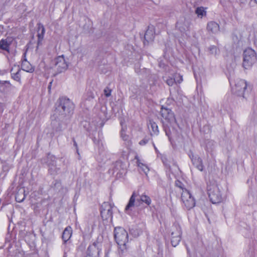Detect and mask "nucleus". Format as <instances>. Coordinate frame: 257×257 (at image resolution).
I'll list each match as a JSON object with an SVG mask.
<instances>
[{"mask_svg":"<svg viewBox=\"0 0 257 257\" xmlns=\"http://www.w3.org/2000/svg\"><path fill=\"white\" fill-rule=\"evenodd\" d=\"M74 104L69 98L61 97L59 99V104L56 107L54 115L58 119L69 120L73 113Z\"/></svg>","mask_w":257,"mask_h":257,"instance_id":"obj_1","label":"nucleus"},{"mask_svg":"<svg viewBox=\"0 0 257 257\" xmlns=\"http://www.w3.org/2000/svg\"><path fill=\"white\" fill-rule=\"evenodd\" d=\"M115 240L121 251L126 249V243L128 240V235L127 231L122 227H117L114 230Z\"/></svg>","mask_w":257,"mask_h":257,"instance_id":"obj_2","label":"nucleus"},{"mask_svg":"<svg viewBox=\"0 0 257 257\" xmlns=\"http://www.w3.org/2000/svg\"><path fill=\"white\" fill-rule=\"evenodd\" d=\"M257 61V54L251 48H248L243 53V67L247 69L251 68Z\"/></svg>","mask_w":257,"mask_h":257,"instance_id":"obj_3","label":"nucleus"},{"mask_svg":"<svg viewBox=\"0 0 257 257\" xmlns=\"http://www.w3.org/2000/svg\"><path fill=\"white\" fill-rule=\"evenodd\" d=\"M207 190L210 201L213 204L221 202L222 196L219 186L216 183H210L207 186Z\"/></svg>","mask_w":257,"mask_h":257,"instance_id":"obj_4","label":"nucleus"},{"mask_svg":"<svg viewBox=\"0 0 257 257\" xmlns=\"http://www.w3.org/2000/svg\"><path fill=\"white\" fill-rule=\"evenodd\" d=\"M230 85L232 86V91L233 93L238 96L245 98V90L247 87L246 82L242 79H237L234 82L229 79Z\"/></svg>","mask_w":257,"mask_h":257,"instance_id":"obj_5","label":"nucleus"},{"mask_svg":"<svg viewBox=\"0 0 257 257\" xmlns=\"http://www.w3.org/2000/svg\"><path fill=\"white\" fill-rule=\"evenodd\" d=\"M171 242L173 246H176L181 240L182 230L181 226L177 223H175L172 229Z\"/></svg>","mask_w":257,"mask_h":257,"instance_id":"obj_6","label":"nucleus"},{"mask_svg":"<svg viewBox=\"0 0 257 257\" xmlns=\"http://www.w3.org/2000/svg\"><path fill=\"white\" fill-rule=\"evenodd\" d=\"M68 67V64L63 55L59 56L54 59V69L56 74H59L65 71Z\"/></svg>","mask_w":257,"mask_h":257,"instance_id":"obj_7","label":"nucleus"},{"mask_svg":"<svg viewBox=\"0 0 257 257\" xmlns=\"http://www.w3.org/2000/svg\"><path fill=\"white\" fill-rule=\"evenodd\" d=\"M181 200L188 210L193 208L195 205L194 198L187 189L183 190L181 193Z\"/></svg>","mask_w":257,"mask_h":257,"instance_id":"obj_8","label":"nucleus"},{"mask_svg":"<svg viewBox=\"0 0 257 257\" xmlns=\"http://www.w3.org/2000/svg\"><path fill=\"white\" fill-rule=\"evenodd\" d=\"M68 120L63 119H58L56 116L53 115L52 117L51 122L53 129L56 132L63 131L67 126Z\"/></svg>","mask_w":257,"mask_h":257,"instance_id":"obj_9","label":"nucleus"},{"mask_svg":"<svg viewBox=\"0 0 257 257\" xmlns=\"http://www.w3.org/2000/svg\"><path fill=\"white\" fill-rule=\"evenodd\" d=\"M160 113L162 117L164 118L170 124L176 123V121L175 115L171 109L162 106Z\"/></svg>","mask_w":257,"mask_h":257,"instance_id":"obj_10","label":"nucleus"},{"mask_svg":"<svg viewBox=\"0 0 257 257\" xmlns=\"http://www.w3.org/2000/svg\"><path fill=\"white\" fill-rule=\"evenodd\" d=\"M137 194L136 192H133L128 202L126 205L124 212L127 214L133 216L134 214V208L135 206V202L137 200Z\"/></svg>","mask_w":257,"mask_h":257,"instance_id":"obj_11","label":"nucleus"},{"mask_svg":"<svg viewBox=\"0 0 257 257\" xmlns=\"http://www.w3.org/2000/svg\"><path fill=\"white\" fill-rule=\"evenodd\" d=\"M100 214L103 219L107 220L112 218V209L111 205L108 203H103L101 206Z\"/></svg>","mask_w":257,"mask_h":257,"instance_id":"obj_12","label":"nucleus"},{"mask_svg":"<svg viewBox=\"0 0 257 257\" xmlns=\"http://www.w3.org/2000/svg\"><path fill=\"white\" fill-rule=\"evenodd\" d=\"M97 244L98 243L94 242L88 246L86 257H98L100 250Z\"/></svg>","mask_w":257,"mask_h":257,"instance_id":"obj_13","label":"nucleus"},{"mask_svg":"<svg viewBox=\"0 0 257 257\" xmlns=\"http://www.w3.org/2000/svg\"><path fill=\"white\" fill-rule=\"evenodd\" d=\"M154 28L153 26H149L144 35V44L147 45L149 43L153 42L154 41Z\"/></svg>","mask_w":257,"mask_h":257,"instance_id":"obj_14","label":"nucleus"},{"mask_svg":"<svg viewBox=\"0 0 257 257\" xmlns=\"http://www.w3.org/2000/svg\"><path fill=\"white\" fill-rule=\"evenodd\" d=\"M193 165L199 171H202L204 169L202 159L194 155L190 156Z\"/></svg>","mask_w":257,"mask_h":257,"instance_id":"obj_15","label":"nucleus"},{"mask_svg":"<svg viewBox=\"0 0 257 257\" xmlns=\"http://www.w3.org/2000/svg\"><path fill=\"white\" fill-rule=\"evenodd\" d=\"M189 26V22L185 19L180 20L176 23L177 28L182 33H184L188 30Z\"/></svg>","mask_w":257,"mask_h":257,"instance_id":"obj_16","label":"nucleus"},{"mask_svg":"<svg viewBox=\"0 0 257 257\" xmlns=\"http://www.w3.org/2000/svg\"><path fill=\"white\" fill-rule=\"evenodd\" d=\"M55 158L53 157L51 159L52 161L51 163H48L49 166V173L52 175L57 174L60 171V168L57 167L56 165V161L54 160Z\"/></svg>","mask_w":257,"mask_h":257,"instance_id":"obj_17","label":"nucleus"},{"mask_svg":"<svg viewBox=\"0 0 257 257\" xmlns=\"http://www.w3.org/2000/svg\"><path fill=\"white\" fill-rule=\"evenodd\" d=\"M38 27V45L41 44L42 41L43 40L44 36L45 33V29L43 24L39 23Z\"/></svg>","mask_w":257,"mask_h":257,"instance_id":"obj_18","label":"nucleus"},{"mask_svg":"<svg viewBox=\"0 0 257 257\" xmlns=\"http://www.w3.org/2000/svg\"><path fill=\"white\" fill-rule=\"evenodd\" d=\"M183 81V77L180 74H176L175 78L169 77L166 80L169 86H172L175 83H180Z\"/></svg>","mask_w":257,"mask_h":257,"instance_id":"obj_19","label":"nucleus"},{"mask_svg":"<svg viewBox=\"0 0 257 257\" xmlns=\"http://www.w3.org/2000/svg\"><path fill=\"white\" fill-rule=\"evenodd\" d=\"M207 30L213 34H216L219 31V26L215 22H210L207 24Z\"/></svg>","mask_w":257,"mask_h":257,"instance_id":"obj_20","label":"nucleus"},{"mask_svg":"<svg viewBox=\"0 0 257 257\" xmlns=\"http://www.w3.org/2000/svg\"><path fill=\"white\" fill-rule=\"evenodd\" d=\"M12 41L9 38L3 39L0 41V49L9 52Z\"/></svg>","mask_w":257,"mask_h":257,"instance_id":"obj_21","label":"nucleus"},{"mask_svg":"<svg viewBox=\"0 0 257 257\" xmlns=\"http://www.w3.org/2000/svg\"><path fill=\"white\" fill-rule=\"evenodd\" d=\"M21 67L23 70L27 72L32 73L34 71V68L25 58L22 61Z\"/></svg>","mask_w":257,"mask_h":257,"instance_id":"obj_22","label":"nucleus"},{"mask_svg":"<svg viewBox=\"0 0 257 257\" xmlns=\"http://www.w3.org/2000/svg\"><path fill=\"white\" fill-rule=\"evenodd\" d=\"M148 127L150 131L151 135H158L159 133L158 127L157 123L152 120H150Z\"/></svg>","mask_w":257,"mask_h":257,"instance_id":"obj_23","label":"nucleus"},{"mask_svg":"<svg viewBox=\"0 0 257 257\" xmlns=\"http://www.w3.org/2000/svg\"><path fill=\"white\" fill-rule=\"evenodd\" d=\"M72 233V228L70 226H68L63 232L62 233V239L63 241L65 243L71 237Z\"/></svg>","mask_w":257,"mask_h":257,"instance_id":"obj_24","label":"nucleus"},{"mask_svg":"<svg viewBox=\"0 0 257 257\" xmlns=\"http://www.w3.org/2000/svg\"><path fill=\"white\" fill-rule=\"evenodd\" d=\"M11 86V83L8 81L0 80V92L2 93L7 92Z\"/></svg>","mask_w":257,"mask_h":257,"instance_id":"obj_25","label":"nucleus"},{"mask_svg":"<svg viewBox=\"0 0 257 257\" xmlns=\"http://www.w3.org/2000/svg\"><path fill=\"white\" fill-rule=\"evenodd\" d=\"M25 191L24 189H20L15 196V199L18 202H22L25 199Z\"/></svg>","mask_w":257,"mask_h":257,"instance_id":"obj_26","label":"nucleus"},{"mask_svg":"<svg viewBox=\"0 0 257 257\" xmlns=\"http://www.w3.org/2000/svg\"><path fill=\"white\" fill-rule=\"evenodd\" d=\"M206 8L203 7H197L195 11V14L197 15V17L199 18H202L203 17L206 16Z\"/></svg>","mask_w":257,"mask_h":257,"instance_id":"obj_27","label":"nucleus"},{"mask_svg":"<svg viewBox=\"0 0 257 257\" xmlns=\"http://www.w3.org/2000/svg\"><path fill=\"white\" fill-rule=\"evenodd\" d=\"M136 159L137 160V164L138 166L142 169V170L147 175L149 171V168L148 167L143 163H141L140 160L138 159V157H136Z\"/></svg>","mask_w":257,"mask_h":257,"instance_id":"obj_28","label":"nucleus"},{"mask_svg":"<svg viewBox=\"0 0 257 257\" xmlns=\"http://www.w3.org/2000/svg\"><path fill=\"white\" fill-rule=\"evenodd\" d=\"M208 51L210 54L213 55H217L220 53L219 49L216 46L212 45L208 47Z\"/></svg>","mask_w":257,"mask_h":257,"instance_id":"obj_29","label":"nucleus"},{"mask_svg":"<svg viewBox=\"0 0 257 257\" xmlns=\"http://www.w3.org/2000/svg\"><path fill=\"white\" fill-rule=\"evenodd\" d=\"M140 199L142 202L146 203L147 205H150L152 202L150 197L145 194H142L140 196Z\"/></svg>","mask_w":257,"mask_h":257,"instance_id":"obj_30","label":"nucleus"},{"mask_svg":"<svg viewBox=\"0 0 257 257\" xmlns=\"http://www.w3.org/2000/svg\"><path fill=\"white\" fill-rule=\"evenodd\" d=\"M13 69L11 70V75L13 79H14L15 80L20 82L21 81V70L18 69V71L15 73L13 72Z\"/></svg>","mask_w":257,"mask_h":257,"instance_id":"obj_31","label":"nucleus"},{"mask_svg":"<svg viewBox=\"0 0 257 257\" xmlns=\"http://www.w3.org/2000/svg\"><path fill=\"white\" fill-rule=\"evenodd\" d=\"M111 90L108 88H106L104 90V93L106 97H109L111 95Z\"/></svg>","mask_w":257,"mask_h":257,"instance_id":"obj_32","label":"nucleus"},{"mask_svg":"<svg viewBox=\"0 0 257 257\" xmlns=\"http://www.w3.org/2000/svg\"><path fill=\"white\" fill-rule=\"evenodd\" d=\"M124 130L123 128H122L121 131V137L122 139L124 141H126L128 139V136L124 133Z\"/></svg>","mask_w":257,"mask_h":257,"instance_id":"obj_33","label":"nucleus"},{"mask_svg":"<svg viewBox=\"0 0 257 257\" xmlns=\"http://www.w3.org/2000/svg\"><path fill=\"white\" fill-rule=\"evenodd\" d=\"M175 184H176V186L177 187H179L181 190H182V191H183V190H185V189H186L185 188H183V184H182L181 182H180V181H176V182H175Z\"/></svg>","mask_w":257,"mask_h":257,"instance_id":"obj_34","label":"nucleus"},{"mask_svg":"<svg viewBox=\"0 0 257 257\" xmlns=\"http://www.w3.org/2000/svg\"><path fill=\"white\" fill-rule=\"evenodd\" d=\"M149 142V139L145 138L139 142L140 145H145Z\"/></svg>","mask_w":257,"mask_h":257,"instance_id":"obj_35","label":"nucleus"},{"mask_svg":"<svg viewBox=\"0 0 257 257\" xmlns=\"http://www.w3.org/2000/svg\"><path fill=\"white\" fill-rule=\"evenodd\" d=\"M73 141L74 143V146L75 147V148L76 149L77 152L78 153V149L77 144L75 140H74V139H73Z\"/></svg>","mask_w":257,"mask_h":257,"instance_id":"obj_36","label":"nucleus"},{"mask_svg":"<svg viewBox=\"0 0 257 257\" xmlns=\"http://www.w3.org/2000/svg\"><path fill=\"white\" fill-rule=\"evenodd\" d=\"M166 135L168 137L169 140L171 142V138L170 137V133L166 130Z\"/></svg>","mask_w":257,"mask_h":257,"instance_id":"obj_37","label":"nucleus"},{"mask_svg":"<svg viewBox=\"0 0 257 257\" xmlns=\"http://www.w3.org/2000/svg\"><path fill=\"white\" fill-rule=\"evenodd\" d=\"M153 146H154V148H155V151H156V152H157V151H158V149H157V148L156 147V146H155V144H154V143H153Z\"/></svg>","mask_w":257,"mask_h":257,"instance_id":"obj_38","label":"nucleus"},{"mask_svg":"<svg viewBox=\"0 0 257 257\" xmlns=\"http://www.w3.org/2000/svg\"><path fill=\"white\" fill-rule=\"evenodd\" d=\"M254 1L257 4V0H254Z\"/></svg>","mask_w":257,"mask_h":257,"instance_id":"obj_39","label":"nucleus"}]
</instances>
